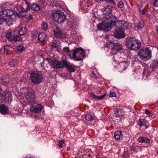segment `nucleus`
Instances as JSON below:
<instances>
[{
	"mask_svg": "<svg viewBox=\"0 0 158 158\" xmlns=\"http://www.w3.org/2000/svg\"><path fill=\"white\" fill-rule=\"evenodd\" d=\"M54 35L55 37L60 38L62 37V32L61 30L56 27L53 29Z\"/></svg>",
	"mask_w": 158,
	"mask_h": 158,
	"instance_id": "15",
	"label": "nucleus"
},
{
	"mask_svg": "<svg viewBox=\"0 0 158 158\" xmlns=\"http://www.w3.org/2000/svg\"><path fill=\"white\" fill-rule=\"evenodd\" d=\"M30 78L32 82L34 84H38L42 82L43 77L40 72L33 71L31 74Z\"/></svg>",
	"mask_w": 158,
	"mask_h": 158,
	"instance_id": "4",
	"label": "nucleus"
},
{
	"mask_svg": "<svg viewBox=\"0 0 158 158\" xmlns=\"http://www.w3.org/2000/svg\"><path fill=\"white\" fill-rule=\"evenodd\" d=\"M67 149L68 151H69L70 150V148L69 147H68L67 148Z\"/></svg>",
	"mask_w": 158,
	"mask_h": 158,
	"instance_id": "54",
	"label": "nucleus"
},
{
	"mask_svg": "<svg viewBox=\"0 0 158 158\" xmlns=\"http://www.w3.org/2000/svg\"><path fill=\"white\" fill-rule=\"evenodd\" d=\"M151 66L152 68L155 69L158 67V60H156V61L153 62Z\"/></svg>",
	"mask_w": 158,
	"mask_h": 158,
	"instance_id": "36",
	"label": "nucleus"
},
{
	"mask_svg": "<svg viewBox=\"0 0 158 158\" xmlns=\"http://www.w3.org/2000/svg\"><path fill=\"white\" fill-rule=\"evenodd\" d=\"M30 7L31 10L36 11H39L40 9L39 6L36 4H33L31 6H30Z\"/></svg>",
	"mask_w": 158,
	"mask_h": 158,
	"instance_id": "30",
	"label": "nucleus"
},
{
	"mask_svg": "<svg viewBox=\"0 0 158 158\" xmlns=\"http://www.w3.org/2000/svg\"><path fill=\"white\" fill-rule=\"evenodd\" d=\"M59 43L57 41L54 40L51 44L53 48H55L58 51L60 49Z\"/></svg>",
	"mask_w": 158,
	"mask_h": 158,
	"instance_id": "26",
	"label": "nucleus"
},
{
	"mask_svg": "<svg viewBox=\"0 0 158 158\" xmlns=\"http://www.w3.org/2000/svg\"><path fill=\"white\" fill-rule=\"evenodd\" d=\"M52 16L54 20L59 23H63L65 20L70 21L68 18V16L65 15L64 13L59 11H54L52 13Z\"/></svg>",
	"mask_w": 158,
	"mask_h": 158,
	"instance_id": "1",
	"label": "nucleus"
},
{
	"mask_svg": "<svg viewBox=\"0 0 158 158\" xmlns=\"http://www.w3.org/2000/svg\"><path fill=\"white\" fill-rule=\"evenodd\" d=\"M116 96V94L114 92H111L109 94V97H115Z\"/></svg>",
	"mask_w": 158,
	"mask_h": 158,
	"instance_id": "43",
	"label": "nucleus"
},
{
	"mask_svg": "<svg viewBox=\"0 0 158 158\" xmlns=\"http://www.w3.org/2000/svg\"><path fill=\"white\" fill-rule=\"evenodd\" d=\"M26 158H34V157H31V156H27V157H26Z\"/></svg>",
	"mask_w": 158,
	"mask_h": 158,
	"instance_id": "53",
	"label": "nucleus"
},
{
	"mask_svg": "<svg viewBox=\"0 0 158 158\" xmlns=\"http://www.w3.org/2000/svg\"><path fill=\"white\" fill-rule=\"evenodd\" d=\"M145 128H148V126L146 125V126H145Z\"/></svg>",
	"mask_w": 158,
	"mask_h": 158,
	"instance_id": "55",
	"label": "nucleus"
},
{
	"mask_svg": "<svg viewBox=\"0 0 158 158\" xmlns=\"http://www.w3.org/2000/svg\"><path fill=\"white\" fill-rule=\"evenodd\" d=\"M38 34L37 31H33L31 32V36L33 40L36 38L38 37Z\"/></svg>",
	"mask_w": 158,
	"mask_h": 158,
	"instance_id": "31",
	"label": "nucleus"
},
{
	"mask_svg": "<svg viewBox=\"0 0 158 158\" xmlns=\"http://www.w3.org/2000/svg\"><path fill=\"white\" fill-rule=\"evenodd\" d=\"M85 52L81 48L76 49L73 52V56L74 60L77 61L81 60L85 56Z\"/></svg>",
	"mask_w": 158,
	"mask_h": 158,
	"instance_id": "6",
	"label": "nucleus"
},
{
	"mask_svg": "<svg viewBox=\"0 0 158 158\" xmlns=\"http://www.w3.org/2000/svg\"><path fill=\"white\" fill-rule=\"evenodd\" d=\"M64 140L62 139L59 141V145L58 147L60 148H61L62 147V144L64 143Z\"/></svg>",
	"mask_w": 158,
	"mask_h": 158,
	"instance_id": "40",
	"label": "nucleus"
},
{
	"mask_svg": "<svg viewBox=\"0 0 158 158\" xmlns=\"http://www.w3.org/2000/svg\"><path fill=\"white\" fill-rule=\"evenodd\" d=\"M64 50L65 52H70V51L69 48L65 47L64 48Z\"/></svg>",
	"mask_w": 158,
	"mask_h": 158,
	"instance_id": "45",
	"label": "nucleus"
},
{
	"mask_svg": "<svg viewBox=\"0 0 158 158\" xmlns=\"http://www.w3.org/2000/svg\"><path fill=\"white\" fill-rule=\"evenodd\" d=\"M118 5L119 8H122L123 7V3L122 2L120 1L118 3Z\"/></svg>",
	"mask_w": 158,
	"mask_h": 158,
	"instance_id": "41",
	"label": "nucleus"
},
{
	"mask_svg": "<svg viewBox=\"0 0 158 158\" xmlns=\"http://www.w3.org/2000/svg\"><path fill=\"white\" fill-rule=\"evenodd\" d=\"M118 23L119 25V27L124 28V29L127 28V24L125 21L119 20Z\"/></svg>",
	"mask_w": 158,
	"mask_h": 158,
	"instance_id": "22",
	"label": "nucleus"
},
{
	"mask_svg": "<svg viewBox=\"0 0 158 158\" xmlns=\"http://www.w3.org/2000/svg\"><path fill=\"white\" fill-rule=\"evenodd\" d=\"M145 112L147 114H150V111L148 109L145 110Z\"/></svg>",
	"mask_w": 158,
	"mask_h": 158,
	"instance_id": "49",
	"label": "nucleus"
},
{
	"mask_svg": "<svg viewBox=\"0 0 158 158\" xmlns=\"http://www.w3.org/2000/svg\"><path fill=\"white\" fill-rule=\"evenodd\" d=\"M0 112L2 114L8 113L9 110L7 106L4 105H0Z\"/></svg>",
	"mask_w": 158,
	"mask_h": 158,
	"instance_id": "16",
	"label": "nucleus"
},
{
	"mask_svg": "<svg viewBox=\"0 0 158 158\" xmlns=\"http://www.w3.org/2000/svg\"><path fill=\"white\" fill-rule=\"evenodd\" d=\"M153 6H155L158 7V0H153Z\"/></svg>",
	"mask_w": 158,
	"mask_h": 158,
	"instance_id": "42",
	"label": "nucleus"
},
{
	"mask_svg": "<svg viewBox=\"0 0 158 158\" xmlns=\"http://www.w3.org/2000/svg\"><path fill=\"white\" fill-rule=\"evenodd\" d=\"M107 27L106 23H101L98 26V28L99 30H104L106 31H107L106 29Z\"/></svg>",
	"mask_w": 158,
	"mask_h": 158,
	"instance_id": "24",
	"label": "nucleus"
},
{
	"mask_svg": "<svg viewBox=\"0 0 158 158\" xmlns=\"http://www.w3.org/2000/svg\"><path fill=\"white\" fill-rule=\"evenodd\" d=\"M32 16L31 15H30L28 17V19H29V20H31L32 19Z\"/></svg>",
	"mask_w": 158,
	"mask_h": 158,
	"instance_id": "51",
	"label": "nucleus"
},
{
	"mask_svg": "<svg viewBox=\"0 0 158 158\" xmlns=\"http://www.w3.org/2000/svg\"><path fill=\"white\" fill-rule=\"evenodd\" d=\"M85 118L86 120L88 121H93L94 120L93 117L89 114H86Z\"/></svg>",
	"mask_w": 158,
	"mask_h": 158,
	"instance_id": "33",
	"label": "nucleus"
},
{
	"mask_svg": "<svg viewBox=\"0 0 158 158\" xmlns=\"http://www.w3.org/2000/svg\"><path fill=\"white\" fill-rule=\"evenodd\" d=\"M41 26V29L44 31L46 30L48 27V25L47 23L44 21H43L42 22Z\"/></svg>",
	"mask_w": 158,
	"mask_h": 158,
	"instance_id": "32",
	"label": "nucleus"
},
{
	"mask_svg": "<svg viewBox=\"0 0 158 158\" xmlns=\"http://www.w3.org/2000/svg\"><path fill=\"white\" fill-rule=\"evenodd\" d=\"M114 114L116 117L122 116L124 114L123 111L121 109H117L115 111Z\"/></svg>",
	"mask_w": 158,
	"mask_h": 158,
	"instance_id": "23",
	"label": "nucleus"
},
{
	"mask_svg": "<svg viewBox=\"0 0 158 158\" xmlns=\"http://www.w3.org/2000/svg\"><path fill=\"white\" fill-rule=\"evenodd\" d=\"M144 25V24L143 22L140 21L139 22L136 27L138 30L140 31L143 28Z\"/></svg>",
	"mask_w": 158,
	"mask_h": 158,
	"instance_id": "25",
	"label": "nucleus"
},
{
	"mask_svg": "<svg viewBox=\"0 0 158 158\" xmlns=\"http://www.w3.org/2000/svg\"><path fill=\"white\" fill-rule=\"evenodd\" d=\"M69 15V17H70V15Z\"/></svg>",
	"mask_w": 158,
	"mask_h": 158,
	"instance_id": "59",
	"label": "nucleus"
},
{
	"mask_svg": "<svg viewBox=\"0 0 158 158\" xmlns=\"http://www.w3.org/2000/svg\"><path fill=\"white\" fill-rule=\"evenodd\" d=\"M93 75H94V73H93Z\"/></svg>",
	"mask_w": 158,
	"mask_h": 158,
	"instance_id": "56",
	"label": "nucleus"
},
{
	"mask_svg": "<svg viewBox=\"0 0 158 158\" xmlns=\"http://www.w3.org/2000/svg\"><path fill=\"white\" fill-rule=\"evenodd\" d=\"M29 104L30 106V110L31 111L39 113L42 110V106L40 104L36 103V102Z\"/></svg>",
	"mask_w": 158,
	"mask_h": 158,
	"instance_id": "9",
	"label": "nucleus"
},
{
	"mask_svg": "<svg viewBox=\"0 0 158 158\" xmlns=\"http://www.w3.org/2000/svg\"><path fill=\"white\" fill-rule=\"evenodd\" d=\"M4 49L5 51H7L9 48V46H5L4 47Z\"/></svg>",
	"mask_w": 158,
	"mask_h": 158,
	"instance_id": "47",
	"label": "nucleus"
},
{
	"mask_svg": "<svg viewBox=\"0 0 158 158\" xmlns=\"http://www.w3.org/2000/svg\"><path fill=\"white\" fill-rule=\"evenodd\" d=\"M146 122V120L145 119L139 118L138 121V124L141 127L144 125Z\"/></svg>",
	"mask_w": 158,
	"mask_h": 158,
	"instance_id": "28",
	"label": "nucleus"
},
{
	"mask_svg": "<svg viewBox=\"0 0 158 158\" xmlns=\"http://www.w3.org/2000/svg\"><path fill=\"white\" fill-rule=\"evenodd\" d=\"M102 10L103 11V18L106 19H110L112 15L111 13V10L110 8L107 6H106V7L103 6V8L102 9Z\"/></svg>",
	"mask_w": 158,
	"mask_h": 158,
	"instance_id": "11",
	"label": "nucleus"
},
{
	"mask_svg": "<svg viewBox=\"0 0 158 158\" xmlns=\"http://www.w3.org/2000/svg\"><path fill=\"white\" fill-rule=\"evenodd\" d=\"M6 37L11 42H15L22 40V38L19 36L12 35L11 32L8 33L6 35Z\"/></svg>",
	"mask_w": 158,
	"mask_h": 158,
	"instance_id": "12",
	"label": "nucleus"
},
{
	"mask_svg": "<svg viewBox=\"0 0 158 158\" xmlns=\"http://www.w3.org/2000/svg\"><path fill=\"white\" fill-rule=\"evenodd\" d=\"M68 55L70 56V54H69Z\"/></svg>",
	"mask_w": 158,
	"mask_h": 158,
	"instance_id": "57",
	"label": "nucleus"
},
{
	"mask_svg": "<svg viewBox=\"0 0 158 158\" xmlns=\"http://www.w3.org/2000/svg\"><path fill=\"white\" fill-rule=\"evenodd\" d=\"M88 156H90V155H89Z\"/></svg>",
	"mask_w": 158,
	"mask_h": 158,
	"instance_id": "60",
	"label": "nucleus"
},
{
	"mask_svg": "<svg viewBox=\"0 0 158 158\" xmlns=\"http://www.w3.org/2000/svg\"><path fill=\"white\" fill-rule=\"evenodd\" d=\"M17 64V61L16 60H14L10 62L9 64V65L10 67H12L15 65Z\"/></svg>",
	"mask_w": 158,
	"mask_h": 158,
	"instance_id": "38",
	"label": "nucleus"
},
{
	"mask_svg": "<svg viewBox=\"0 0 158 158\" xmlns=\"http://www.w3.org/2000/svg\"><path fill=\"white\" fill-rule=\"evenodd\" d=\"M8 98H10V99H9V100H8V101L9 102H9H11L12 101V98H11V95H9L8 96Z\"/></svg>",
	"mask_w": 158,
	"mask_h": 158,
	"instance_id": "48",
	"label": "nucleus"
},
{
	"mask_svg": "<svg viewBox=\"0 0 158 158\" xmlns=\"http://www.w3.org/2000/svg\"><path fill=\"white\" fill-rule=\"evenodd\" d=\"M64 66L67 67L71 72L74 71V68L72 66L68 64L66 61H64Z\"/></svg>",
	"mask_w": 158,
	"mask_h": 158,
	"instance_id": "27",
	"label": "nucleus"
},
{
	"mask_svg": "<svg viewBox=\"0 0 158 158\" xmlns=\"http://www.w3.org/2000/svg\"><path fill=\"white\" fill-rule=\"evenodd\" d=\"M128 65V62L125 61L120 62L117 66L118 72H122L127 68Z\"/></svg>",
	"mask_w": 158,
	"mask_h": 158,
	"instance_id": "13",
	"label": "nucleus"
},
{
	"mask_svg": "<svg viewBox=\"0 0 158 158\" xmlns=\"http://www.w3.org/2000/svg\"><path fill=\"white\" fill-rule=\"evenodd\" d=\"M24 47L22 45H19L17 48V50L19 51H23Z\"/></svg>",
	"mask_w": 158,
	"mask_h": 158,
	"instance_id": "39",
	"label": "nucleus"
},
{
	"mask_svg": "<svg viewBox=\"0 0 158 158\" xmlns=\"http://www.w3.org/2000/svg\"><path fill=\"white\" fill-rule=\"evenodd\" d=\"M116 23L111 21L110 22L106 23L107 27H106V29L107 31H110L111 28H113L116 26Z\"/></svg>",
	"mask_w": 158,
	"mask_h": 158,
	"instance_id": "18",
	"label": "nucleus"
},
{
	"mask_svg": "<svg viewBox=\"0 0 158 158\" xmlns=\"http://www.w3.org/2000/svg\"><path fill=\"white\" fill-rule=\"evenodd\" d=\"M110 19H111L110 20V21L114 22L116 23L118 22L119 21V20L118 19V18L116 16L112 15H111Z\"/></svg>",
	"mask_w": 158,
	"mask_h": 158,
	"instance_id": "34",
	"label": "nucleus"
},
{
	"mask_svg": "<svg viewBox=\"0 0 158 158\" xmlns=\"http://www.w3.org/2000/svg\"><path fill=\"white\" fill-rule=\"evenodd\" d=\"M139 11L140 13H141L143 15H144L146 13V11L143 10H140Z\"/></svg>",
	"mask_w": 158,
	"mask_h": 158,
	"instance_id": "44",
	"label": "nucleus"
},
{
	"mask_svg": "<svg viewBox=\"0 0 158 158\" xmlns=\"http://www.w3.org/2000/svg\"><path fill=\"white\" fill-rule=\"evenodd\" d=\"M106 2H109L110 3L114 4V0H105Z\"/></svg>",
	"mask_w": 158,
	"mask_h": 158,
	"instance_id": "46",
	"label": "nucleus"
},
{
	"mask_svg": "<svg viewBox=\"0 0 158 158\" xmlns=\"http://www.w3.org/2000/svg\"><path fill=\"white\" fill-rule=\"evenodd\" d=\"M147 71V69L145 68L144 69L143 72V74L144 75L145 73V72Z\"/></svg>",
	"mask_w": 158,
	"mask_h": 158,
	"instance_id": "50",
	"label": "nucleus"
},
{
	"mask_svg": "<svg viewBox=\"0 0 158 158\" xmlns=\"http://www.w3.org/2000/svg\"><path fill=\"white\" fill-rule=\"evenodd\" d=\"M138 55L141 60L146 61L151 58L152 52L149 48H143L140 49L138 53Z\"/></svg>",
	"mask_w": 158,
	"mask_h": 158,
	"instance_id": "2",
	"label": "nucleus"
},
{
	"mask_svg": "<svg viewBox=\"0 0 158 158\" xmlns=\"http://www.w3.org/2000/svg\"><path fill=\"white\" fill-rule=\"evenodd\" d=\"M58 6L60 8H61L62 9L64 10V9H65L66 7V5L64 4L63 2H61L60 3H57Z\"/></svg>",
	"mask_w": 158,
	"mask_h": 158,
	"instance_id": "35",
	"label": "nucleus"
},
{
	"mask_svg": "<svg viewBox=\"0 0 158 158\" xmlns=\"http://www.w3.org/2000/svg\"><path fill=\"white\" fill-rule=\"evenodd\" d=\"M39 1L41 3H43L44 2V0H39Z\"/></svg>",
	"mask_w": 158,
	"mask_h": 158,
	"instance_id": "52",
	"label": "nucleus"
},
{
	"mask_svg": "<svg viewBox=\"0 0 158 158\" xmlns=\"http://www.w3.org/2000/svg\"><path fill=\"white\" fill-rule=\"evenodd\" d=\"M122 49V46L119 45L118 43H114L113 47L111 48L112 51L110 53L111 55L115 54L116 52L119 51Z\"/></svg>",
	"mask_w": 158,
	"mask_h": 158,
	"instance_id": "14",
	"label": "nucleus"
},
{
	"mask_svg": "<svg viewBox=\"0 0 158 158\" xmlns=\"http://www.w3.org/2000/svg\"><path fill=\"white\" fill-rule=\"evenodd\" d=\"M114 42H113L109 41L105 44V46L107 48L110 47V46L111 48L113 47L114 44Z\"/></svg>",
	"mask_w": 158,
	"mask_h": 158,
	"instance_id": "37",
	"label": "nucleus"
},
{
	"mask_svg": "<svg viewBox=\"0 0 158 158\" xmlns=\"http://www.w3.org/2000/svg\"><path fill=\"white\" fill-rule=\"evenodd\" d=\"M106 96V94H104L100 96H97L95 95L93 93L91 94L90 95V97L91 98L95 99L96 100H102L104 97Z\"/></svg>",
	"mask_w": 158,
	"mask_h": 158,
	"instance_id": "19",
	"label": "nucleus"
},
{
	"mask_svg": "<svg viewBox=\"0 0 158 158\" xmlns=\"http://www.w3.org/2000/svg\"><path fill=\"white\" fill-rule=\"evenodd\" d=\"M138 141L140 143H149L150 142L149 139L145 137H140L138 139Z\"/></svg>",
	"mask_w": 158,
	"mask_h": 158,
	"instance_id": "20",
	"label": "nucleus"
},
{
	"mask_svg": "<svg viewBox=\"0 0 158 158\" xmlns=\"http://www.w3.org/2000/svg\"><path fill=\"white\" fill-rule=\"evenodd\" d=\"M25 96L29 104L35 102L36 96L32 90H29L26 92Z\"/></svg>",
	"mask_w": 158,
	"mask_h": 158,
	"instance_id": "8",
	"label": "nucleus"
},
{
	"mask_svg": "<svg viewBox=\"0 0 158 158\" xmlns=\"http://www.w3.org/2000/svg\"><path fill=\"white\" fill-rule=\"evenodd\" d=\"M49 63L50 64V65L54 69L62 68L64 66V61H66L65 60H62L60 61L56 59L53 60L50 57H48L46 58Z\"/></svg>",
	"mask_w": 158,
	"mask_h": 158,
	"instance_id": "5",
	"label": "nucleus"
},
{
	"mask_svg": "<svg viewBox=\"0 0 158 158\" xmlns=\"http://www.w3.org/2000/svg\"><path fill=\"white\" fill-rule=\"evenodd\" d=\"M46 38V34L42 32L39 34L38 37V41L39 43L44 41Z\"/></svg>",
	"mask_w": 158,
	"mask_h": 158,
	"instance_id": "17",
	"label": "nucleus"
},
{
	"mask_svg": "<svg viewBox=\"0 0 158 158\" xmlns=\"http://www.w3.org/2000/svg\"><path fill=\"white\" fill-rule=\"evenodd\" d=\"M114 136L116 140H119L122 136V134L120 131H115L114 133Z\"/></svg>",
	"mask_w": 158,
	"mask_h": 158,
	"instance_id": "21",
	"label": "nucleus"
},
{
	"mask_svg": "<svg viewBox=\"0 0 158 158\" xmlns=\"http://www.w3.org/2000/svg\"><path fill=\"white\" fill-rule=\"evenodd\" d=\"M27 30L25 27H22L20 28L18 32L21 35H23L27 33Z\"/></svg>",
	"mask_w": 158,
	"mask_h": 158,
	"instance_id": "29",
	"label": "nucleus"
},
{
	"mask_svg": "<svg viewBox=\"0 0 158 158\" xmlns=\"http://www.w3.org/2000/svg\"><path fill=\"white\" fill-rule=\"evenodd\" d=\"M14 14L13 10H11L6 9L0 12V28L2 27L3 22H6L7 19L4 16H11Z\"/></svg>",
	"mask_w": 158,
	"mask_h": 158,
	"instance_id": "7",
	"label": "nucleus"
},
{
	"mask_svg": "<svg viewBox=\"0 0 158 158\" xmlns=\"http://www.w3.org/2000/svg\"><path fill=\"white\" fill-rule=\"evenodd\" d=\"M9 99H10V98H8V100H9Z\"/></svg>",
	"mask_w": 158,
	"mask_h": 158,
	"instance_id": "58",
	"label": "nucleus"
},
{
	"mask_svg": "<svg viewBox=\"0 0 158 158\" xmlns=\"http://www.w3.org/2000/svg\"><path fill=\"white\" fill-rule=\"evenodd\" d=\"M126 45L131 50H136L141 47V43L138 40L134 38H131L127 41Z\"/></svg>",
	"mask_w": 158,
	"mask_h": 158,
	"instance_id": "3",
	"label": "nucleus"
},
{
	"mask_svg": "<svg viewBox=\"0 0 158 158\" xmlns=\"http://www.w3.org/2000/svg\"><path fill=\"white\" fill-rule=\"evenodd\" d=\"M124 28L120 27H117L115 29L114 35L116 38H120L125 37Z\"/></svg>",
	"mask_w": 158,
	"mask_h": 158,
	"instance_id": "10",
	"label": "nucleus"
}]
</instances>
